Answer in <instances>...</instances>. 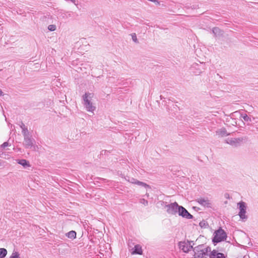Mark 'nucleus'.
I'll return each instance as SVG.
<instances>
[{"label":"nucleus","instance_id":"17","mask_svg":"<svg viewBox=\"0 0 258 258\" xmlns=\"http://www.w3.org/2000/svg\"><path fill=\"white\" fill-rule=\"evenodd\" d=\"M212 32L215 36H219L222 35V31L218 27L213 28Z\"/></svg>","mask_w":258,"mask_h":258},{"label":"nucleus","instance_id":"16","mask_svg":"<svg viewBox=\"0 0 258 258\" xmlns=\"http://www.w3.org/2000/svg\"><path fill=\"white\" fill-rule=\"evenodd\" d=\"M133 254H142V249L141 246L139 245H136L135 246L134 250L132 252Z\"/></svg>","mask_w":258,"mask_h":258},{"label":"nucleus","instance_id":"7","mask_svg":"<svg viewBox=\"0 0 258 258\" xmlns=\"http://www.w3.org/2000/svg\"><path fill=\"white\" fill-rule=\"evenodd\" d=\"M205 64L200 62V63H194L192 64L191 69L192 72L196 75H200L205 69Z\"/></svg>","mask_w":258,"mask_h":258},{"label":"nucleus","instance_id":"2","mask_svg":"<svg viewBox=\"0 0 258 258\" xmlns=\"http://www.w3.org/2000/svg\"><path fill=\"white\" fill-rule=\"evenodd\" d=\"M93 94L90 93H85L83 96V105L87 111L93 112L96 109V107L92 102Z\"/></svg>","mask_w":258,"mask_h":258},{"label":"nucleus","instance_id":"13","mask_svg":"<svg viewBox=\"0 0 258 258\" xmlns=\"http://www.w3.org/2000/svg\"><path fill=\"white\" fill-rule=\"evenodd\" d=\"M179 247L184 252H188L192 248L189 244L182 242L179 243Z\"/></svg>","mask_w":258,"mask_h":258},{"label":"nucleus","instance_id":"21","mask_svg":"<svg viewBox=\"0 0 258 258\" xmlns=\"http://www.w3.org/2000/svg\"><path fill=\"white\" fill-rule=\"evenodd\" d=\"M241 117L245 121H251L250 118L246 114L241 115Z\"/></svg>","mask_w":258,"mask_h":258},{"label":"nucleus","instance_id":"27","mask_svg":"<svg viewBox=\"0 0 258 258\" xmlns=\"http://www.w3.org/2000/svg\"><path fill=\"white\" fill-rule=\"evenodd\" d=\"M3 95V92L2 90L0 89V96Z\"/></svg>","mask_w":258,"mask_h":258},{"label":"nucleus","instance_id":"31","mask_svg":"<svg viewBox=\"0 0 258 258\" xmlns=\"http://www.w3.org/2000/svg\"><path fill=\"white\" fill-rule=\"evenodd\" d=\"M17 258H19L18 255L17 254Z\"/></svg>","mask_w":258,"mask_h":258},{"label":"nucleus","instance_id":"29","mask_svg":"<svg viewBox=\"0 0 258 258\" xmlns=\"http://www.w3.org/2000/svg\"><path fill=\"white\" fill-rule=\"evenodd\" d=\"M73 2H74V4H75V5H76V6H77V5H78L77 4H76V3H75V2H76V1H73Z\"/></svg>","mask_w":258,"mask_h":258},{"label":"nucleus","instance_id":"4","mask_svg":"<svg viewBox=\"0 0 258 258\" xmlns=\"http://www.w3.org/2000/svg\"><path fill=\"white\" fill-rule=\"evenodd\" d=\"M244 139L243 137L228 138L226 140L227 144L234 147L240 146L243 143Z\"/></svg>","mask_w":258,"mask_h":258},{"label":"nucleus","instance_id":"28","mask_svg":"<svg viewBox=\"0 0 258 258\" xmlns=\"http://www.w3.org/2000/svg\"><path fill=\"white\" fill-rule=\"evenodd\" d=\"M202 224H203V222H201V223H200V226H201V227H202Z\"/></svg>","mask_w":258,"mask_h":258},{"label":"nucleus","instance_id":"14","mask_svg":"<svg viewBox=\"0 0 258 258\" xmlns=\"http://www.w3.org/2000/svg\"><path fill=\"white\" fill-rule=\"evenodd\" d=\"M210 258H226V256L223 253L218 252L216 250H213L210 253Z\"/></svg>","mask_w":258,"mask_h":258},{"label":"nucleus","instance_id":"19","mask_svg":"<svg viewBox=\"0 0 258 258\" xmlns=\"http://www.w3.org/2000/svg\"><path fill=\"white\" fill-rule=\"evenodd\" d=\"M7 254V250L4 248H0V258H4Z\"/></svg>","mask_w":258,"mask_h":258},{"label":"nucleus","instance_id":"9","mask_svg":"<svg viewBox=\"0 0 258 258\" xmlns=\"http://www.w3.org/2000/svg\"><path fill=\"white\" fill-rule=\"evenodd\" d=\"M178 213L179 216L187 219H191L193 218V216L184 207L181 206L179 207Z\"/></svg>","mask_w":258,"mask_h":258},{"label":"nucleus","instance_id":"20","mask_svg":"<svg viewBox=\"0 0 258 258\" xmlns=\"http://www.w3.org/2000/svg\"><path fill=\"white\" fill-rule=\"evenodd\" d=\"M131 36H132V40L134 42H135L136 43H139V41H138V39H137V35H136V33H132L131 34Z\"/></svg>","mask_w":258,"mask_h":258},{"label":"nucleus","instance_id":"8","mask_svg":"<svg viewBox=\"0 0 258 258\" xmlns=\"http://www.w3.org/2000/svg\"><path fill=\"white\" fill-rule=\"evenodd\" d=\"M238 205L239 206V212L238 215L239 216L240 219L242 220H246L247 218V216L246 215V205L245 203L243 202H240L238 203Z\"/></svg>","mask_w":258,"mask_h":258},{"label":"nucleus","instance_id":"5","mask_svg":"<svg viewBox=\"0 0 258 258\" xmlns=\"http://www.w3.org/2000/svg\"><path fill=\"white\" fill-rule=\"evenodd\" d=\"M226 237L227 235L225 231L222 229H219L215 232L213 241L214 242L218 243L225 240Z\"/></svg>","mask_w":258,"mask_h":258},{"label":"nucleus","instance_id":"22","mask_svg":"<svg viewBox=\"0 0 258 258\" xmlns=\"http://www.w3.org/2000/svg\"><path fill=\"white\" fill-rule=\"evenodd\" d=\"M56 26L55 25H49L48 26V29L50 31H53L56 30Z\"/></svg>","mask_w":258,"mask_h":258},{"label":"nucleus","instance_id":"18","mask_svg":"<svg viewBox=\"0 0 258 258\" xmlns=\"http://www.w3.org/2000/svg\"><path fill=\"white\" fill-rule=\"evenodd\" d=\"M66 236L71 239H75L76 237V232L75 231H71L66 234Z\"/></svg>","mask_w":258,"mask_h":258},{"label":"nucleus","instance_id":"3","mask_svg":"<svg viewBox=\"0 0 258 258\" xmlns=\"http://www.w3.org/2000/svg\"><path fill=\"white\" fill-rule=\"evenodd\" d=\"M195 258H206L208 253L211 251L209 247H205L203 245H200L195 247Z\"/></svg>","mask_w":258,"mask_h":258},{"label":"nucleus","instance_id":"10","mask_svg":"<svg viewBox=\"0 0 258 258\" xmlns=\"http://www.w3.org/2000/svg\"><path fill=\"white\" fill-rule=\"evenodd\" d=\"M198 203L201 206L205 207H211L212 202L207 198H201L197 199Z\"/></svg>","mask_w":258,"mask_h":258},{"label":"nucleus","instance_id":"26","mask_svg":"<svg viewBox=\"0 0 258 258\" xmlns=\"http://www.w3.org/2000/svg\"><path fill=\"white\" fill-rule=\"evenodd\" d=\"M153 2L155 3V5H157V6L160 5V1H153Z\"/></svg>","mask_w":258,"mask_h":258},{"label":"nucleus","instance_id":"12","mask_svg":"<svg viewBox=\"0 0 258 258\" xmlns=\"http://www.w3.org/2000/svg\"><path fill=\"white\" fill-rule=\"evenodd\" d=\"M215 134H216V136L220 138V137H224L228 136V135H229L230 134L228 133L227 132V131L225 128L222 127V128L218 129L216 131Z\"/></svg>","mask_w":258,"mask_h":258},{"label":"nucleus","instance_id":"30","mask_svg":"<svg viewBox=\"0 0 258 258\" xmlns=\"http://www.w3.org/2000/svg\"><path fill=\"white\" fill-rule=\"evenodd\" d=\"M18 150L19 151V150H20V149H17V152L18 151Z\"/></svg>","mask_w":258,"mask_h":258},{"label":"nucleus","instance_id":"23","mask_svg":"<svg viewBox=\"0 0 258 258\" xmlns=\"http://www.w3.org/2000/svg\"><path fill=\"white\" fill-rule=\"evenodd\" d=\"M140 202L144 205L145 206H147L148 204V202L147 200H145L144 199H142L140 200Z\"/></svg>","mask_w":258,"mask_h":258},{"label":"nucleus","instance_id":"1","mask_svg":"<svg viewBox=\"0 0 258 258\" xmlns=\"http://www.w3.org/2000/svg\"><path fill=\"white\" fill-rule=\"evenodd\" d=\"M19 126L22 130V134L24 136L23 146L25 148L31 149L33 148L34 150H35L37 147L34 146L35 140L32 138L27 126L23 122H21Z\"/></svg>","mask_w":258,"mask_h":258},{"label":"nucleus","instance_id":"6","mask_svg":"<svg viewBox=\"0 0 258 258\" xmlns=\"http://www.w3.org/2000/svg\"><path fill=\"white\" fill-rule=\"evenodd\" d=\"M179 207L180 206H179L176 202H174L165 205V208L166 209V212L169 214L175 215L178 213Z\"/></svg>","mask_w":258,"mask_h":258},{"label":"nucleus","instance_id":"25","mask_svg":"<svg viewBox=\"0 0 258 258\" xmlns=\"http://www.w3.org/2000/svg\"><path fill=\"white\" fill-rule=\"evenodd\" d=\"M10 258H16V252H13Z\"/></svg>","mask_w":258,"mask_h":258},{"label":"nucleus","instance_id":"24","mask_svg":"<svg viewBox=\"0 0 258 258\" xmlns=\"http://www.w3.org/2000/svg\"><path fill=\"white\" fill-rule=\"evenodd\" d=\"M9 146V143L8 142H4L1 146V147L2 148H5L6 147H8Z\"/></svg>","mask_w":258,"mask_h":258},{"label":"nucleus","instance_id":"15","mask_svg":"<svg viewBox=\"0 0 258 258\" xmlns=\"http://www.w3.org/2000/svg\"><path fill=\"white\" fill-rule=\"evenodd\" d=\"M17 163L21 165L24 168H27L30 167L29 162L25 159H17Z\"/></svg>","mask_w":258,"mask_h":258},{"label":"nucleus","instance_id":"11","mask_svg":"<svg viewBox=\"0 0 258 258\" xmlns=\"http://www.w3.org/2000/svg\"><path fill=\"white\" fill-rule=\"evenodd\" d=\"M127 180L132 183L136 184L138 185L143 186L145 188L150 187V186L149 185L147 184L146 183H144L142 181H140L138 180L137 179H135L134 178H129L128 179H127Z\"/></svg>","mask_w":258,"mask_h":258}]
</instances>
